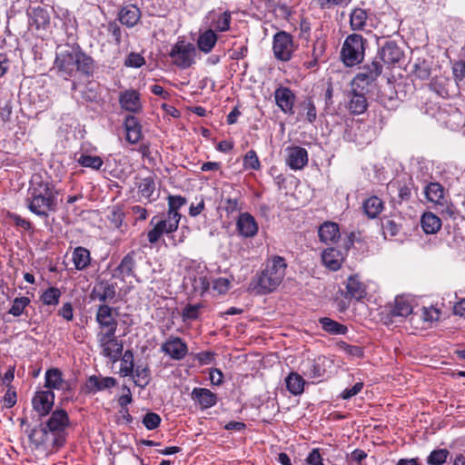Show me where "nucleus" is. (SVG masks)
Listing matches in <instances>:
<instances>
[{
  "mask_svg": "<svg viewBox=\"0 0 465 465\" xmlns=\"http://www.w3.org/2000/svg\"><path fill=\"white\" fill-rule=\"evenodd\" d=\"M68 426L67 412L58 409L52 412L45 423L33 429L28 438L35 449L52 451L65 443Z\"/></svg>",
  "mask_w": 465,
  "mask_h": 465,
  "instance_id": "1",
  "label": "nucleus"
},
{
  "mask_svg": "<svg viewBox=\"0 0 465 465\" xmlns=\"http://www.w3.org/2000/svg\"><path fill=\"white\" fill-rule=\"evenodd\" d=\"M57 194L58 192L49 177L35 173L30 181L26 206L35 215L47 217L49 213L56 209Z\"/></svg>",
  "mask_w": 465,
  "mask_h": 465,
  "instance_id": "2",
  "label": "nucleus"
},
{
  "mask_svg": "<svg viewBox=\"0 0 465 465\" xmlns=\"http://www.w3.org/2000/svg\"><path fill=\"white\" fill-rule=\"evenodd\" d=\"M54 68L64 79L72 76L74 72L89 75L93 73L94 61L82 51L70 47L56 54Z\"/></svg>",
  "mask_w": 465,
  "mask_h": 465,
  "instance_id": "3",
  "label": "nucleus"
},
{
  "mask_svg": "<svg viewBox=\"0 0 465 465\" xmlns=\"http://www.w3.org/2000/svg\"><path fill=\"white\" fill-rule=\"evenodd\" d=\"M287 268L284 258L273 256L266 263V267L250 284L257 294L272 292L282 283Z\"/></svg>",
  "mask_w": 465,
  "mask_h": 465,
  "instance_id": "4",
  "label": "nucleus"
},
{
  "mask_svg": "<svg viewBox=\"0 0 465 465\" xmlns=\"http://www.w3.org/2000/svg\"><path fill=\"white\" fill-rule=\"evenodd\" d=\"M341 55L347 66L360 64L364 56V39L361 35L352 34L346 37Z\"/></svg>",
  "mask_w": 465,
  "mask_h": 465,
  "instance_id": "5",
  "label": "nucleus"
},
{
  "mask_svg": "<svg viewBox=\"0 0 465 465\" xmlns=\"http://www.w3.org/2000/svg\"><path fill=\"white\" fill-rule=\"evenodd\" d=\"M181 217V214L173 213H167L166 215L160 220H157L156 216L153 217L151 224H153V227L147 233L149 242L155 243L160 240L162 235L175 232L178 228Z\"/></svg>",
  "mask_w": 465,
  "mask_h": 465,
  "instance_id": "6",
  "label": "nucleus"
},
{
  "mask_svg": "<svg viewBox=\"0 0 465 465\" xmlns=\"http://www.w3.org/2000/svg\"><path fill=\"white\" fill-rule=\"evenodd\" d=\"M96 339L103 356L109 358L113 362L119 361L124 345L123 341L117 339L116 333H97Z\"/></svg>",
  "mask_w": 465,
  "mask_h": 465,
  "instance_id": "7",
  "label": "nucleus"
},
{
  "mask_svg": "<svg viewBox=\"0 0 465 465\" xmlns=\"http://www.w3.org/2000/svg\"><path fill=\"white\" fill-rule=\"evenodd\" d=\"M115 309L106 304H101L97 308L95 321L99 327L97 333H116L118 322Z\"/></svg>",
  "mask_w": 465,
  "mask_h": 465,
  "instance_id": "8",
  "label": "nucleus"
},
{
  "mask_svg": "<svg viewBox=\"0 0 465 465\" xmlns=\"http://www.w3.org/2000/svg\"><path fill=\"white\" fill-rule=\"evenodd\" d=\"M195 47L184 41L177 42L170 52L173 63L182 68H188L194 63Z\"/></svg>",
  "mask_w": 465,
  "mask_h": 465,
  "instance_id": "9",
  "label": "nucleus"
},
{
  "mask_svg": "<svg viewBox=\"0 0 465 465\" xmlns=\"http://www.w3.org/2000/svg\"><path fill=\"white\" fill-rule=\"evenodd\" d=\"M272 49L277 59L289 61L294 51L292 36L284 31L275 34Z\"/></svg>",
  "mask_w": 465,
  "mask_h": 465,
  "instance_id": "10",
  "label": "nucleus"
},
{
  "mask_svg": "<svg viewBox=\"0 0 465 465\" xmlns=\"http://www.w3.org/2000/svg\"><path fill=\"white\" fill-rule=\"evenodd\" d=\"M382 72V65L374 60L370 64L363 66L354 77V84L361 89L374 83Z\"/></svg>",
  "mask_w": 465,
  "mask_h": 465,
  "instance_id": "11",
  "label": "nucleus"
},
{
  "mask_svg": "<svg viewBox=\"0 0 465 465\" xmlns=\"http://www.w3.org/2000/svg\"><path fill=\"white\" fill-rule=\"evenodd\" d=\"M54 403V393L51 390L38 391L32 399V406L40 416L47 415Z\"/></svg>",
  "mask_w": 465,
  "mask_h": 465,
  "instance_id": "12",
  "label": "nucleus"
},
{
  "mask_svg": "<svg viewBox=\"0 0 465 465\" xmlns=\"http://www.w3.org/2000/svg\"><path fill=\"white\" fill-rule=\"evenodd\" d=\"M162 351L169 355L173 360L180 361L183 359L188 351L185 342L179 337H169L166 341L162 344Z\"/></svg>",
  "mask_w": 465,
  "mask_h": 465,
  "instance_id": "13",
  "label": "nucleus"
},
{
  "mask_svg": "<svg viewBox=\"0 0 465 465\" xmlns=\"http://www.w3.org/2000/svg\"><path fill=\"white\" fill-rule=\"evenodd\" d=\"M325 361L324 357L307 359L301 363L300 370L309 379H319L325 373Z\"/></svg>",
  "mask_w": 465,
  "mask_h": 465,
  "instance_id": "14",
  "label": "nucleus"
},
{
  "mask_svg": "<svg viewBox=\"0 0 465 465\" xmlns=\"http://www.w3.org/2000/svg\"><path fill=\"white\" fill-rule=\"evenodd\" d=\"M236 229L241 236L252 238L258 232V224L252 215L249 213H242L237 219Z\"/></svg>",
  "mask_w": 465,
  "mask_h": 465,
  "instance_id": "15",
  "label": "nucleus"
},
{
  "mask_svg": "<svg viewBox=\"0 0 465 465\" xmlns=\"http://www.w3.org/2000/svg\"><path fill=\"white\" fill-rule=\"evenodd\" d=\"M276 104L284 114H293L292 108L295 102L293 92L285 86H279L274 92Z\"/></svg>",
  "mask_w": 465,
  "mask_h": 465,
  "instance_id": "16",
  "label": "nucleus"
},
{
  "mask_svg": "<svg viewBox=\"0 0 465 465\" xmlns=\"http://www.w3.org/2000/svg\"><path fill=\"white\" fill-rule=\"evenodd\" d=\"M286 163L292 170H301L308 163V153L304 148L295 146L286 149Z\"/></svg>",
  "mask_w": 465,
  "mask_h": 465,
  "instance_id": "17",
  "label": "nucleus"
},
{
  "mask_svg": "<svg viewBox=\"0 0 465 465\" xmlns=\"http://www.w3.org/2000/svg\"><path fill=\"white\" fill-rule=\"evenodd\" d=\"M380 58L388 64L398 63L403 56V52L393 41H388L379 51Z\"/></svg>",
  "mask_w": 465,
  "mask_h": 465,
  "instance_id": "18",
  "label": "nucleus"
},
{
  "mask_svg": "<svg viewBox=\"0 0 465 465\" xmlns=\"http://www.w3.org/2000/svg\"><path fill=\"white\" fill-rule=\"evenodd\" d=\"M193 401L200 405L202 409H208L217 402L216 395L205 388H194L191 393Z\"/></svg>",
  "mask_w": 465,
  "mask_h": 465,
  "instance_id": "19",
  "label": "nucleus"
},
{
  "mask_svg": "<svg viewBox=\"0 0 465 465\" xmlns=\"http://www.w3.org/2000/svg\"><path fill=\"white\" fill-rule=\"evenodd\" d=\"M322 260L323 264L330 270L337 271L344 260L343 254L335 248H327L322 252Z\"/></svg>",
  "mask_w": 465,
  "mask_h": 465,
  "instance_id": "20",
  "label": "nucleus"
},
{
  "mask_svg": "<svg viewBox=\"0 0 465 465\" xmlns=\"http://www.w3.org/2000/svg\"><path fill=\"white\" fill-rule=\"evenodd\" d=\"M125 139L130 143H136L142 138V126L138 118H125L124 120Z\"/></svg>",
  "mask_w": 465,
  "mask_h": 465,
  "instance_id": "21",
  "label": "nucleus"
},
{
  "mask_svg": "<svg viewBox=\"0 0 465 465\" xmlns=\"http://www.w3.org/2000/svg\"><path fill=\"white\" fill-rule=\"evenodd\" d=\"M141 18L140 9L134 5L124 6L119 13V21L128 26H134Z\"/></svg>",
  "mask_w": 465,
  "mask_h": 465,
  "instance_id": "22",
  "label": "nucleus"
},
{
  "mask_svg": "<svg viewBox=\"0 0 465 465\" xmlns=\"http://www.w3.org/2000/svg\"><path fill=\"white\" fill-rule=\"evenodd\" d=\"M120 104L125 111L138 113L141 108L139 94L134 90L125 91L120 96Z\"/></svg>",
  "mask_w": 465,
  "mask_h": 465,
  "instance_id": "23",
  "label": "nucleus"
},
{
  "mask_svg": "<svg viewBox=\"0 0 465 465\" xmlns=\"http://www.w3.org/2000/svg\"><path fill=\"white\" fill-rule=\"evenodd\" d=\"M319 237L322 242H335L340 238V230L337 223L325 222L319 228Z\"/></svg>",
  "mask_w": 465,
  "mask_h": 465,
  "instance_id": "24",
  "label": "nucleus"
},
{
  "mask_svg": "<svg viewBox=\"0 0 465 465\" xmlns=\"http://www.w3.org/2000/svg\"><path fill=\"white\" fill-rule=\"evenodd\" d=\"M420 226L425 233L434 234L441 228V220L436 214L427 212L420 218Z\"/></svg>",
  "mask_w": 465,
  "mask_h": 465,
  "instance_id": "25",
  "label": "nucleus"
},
{
  "mask_svg": "<svg viewBox=\"0 0 465 465\" xmlns=\"http://www.w3.org/2000/svg\"><path fill=\"white\" fill-rule=\"evenodd\" d=\"M347 294L353 299L361 300L367 294L365 285L357 276H350L346 284Z\"/></svg>",
  "mask_w": 465,
  "mask_h": 465,
  "instance_id": "26",
  "label": "nucleus"
},
{
  "mask_svg": "<svg viewBox=\"0 0 465 465\" xmlns=\"http://www.w3.org/2000/svg\"><path fill=\"white\" fill-rule=\"evenodd\" d=\"M286 388L292 395H300L304 391V379L297 372H291L285 378Z\"/></svg>",
  "mask_w": 465,
  "mask_h": 465,
  "instance_id": "27",
  "label": "nucleus"
},
{
  "mask_svg": "<svg viewBox=\"0 0 465 465\" xmlns=\"http://www.w3.org/2000/svg\"><path fill=\"white\" fill-rule=\"evenodd\" d=\"M383 202L377 196H371L364 201L362 208L365 214L371 218H376L383 210Z\"/></svg>",
  "mask_w": 465,
  "mask_h": 465,
  "instance_id": "28",
  "label": "nucleus"
},
{
  "mask_svg": "<svg viewBox=\"0 0 465 465\" xmlns=\"http://www.w3.org/2000/svg\"><path fill=\"white\" fill-rule=\"evenodd\" d=\"M217 42V35L212 29H208L200 35L197 45L198 48L207 54L212 51Z\"/></svg>",
  "mask_w": 465,
  "mask_h": 465,
  "instance_id": "29",
  "label": "nucleus"
},
{
  "mask_svg": "<svg viewBox=\"0 0 465 465\" xmlns=\"http://www.w3.org/2000/svg\"><path fill=\"white\" fill-rule=\"evenodd\" d=\"M72 260L75 269L84 270L90 264V252L84 247H77L73 252Z\"/></svg>",
  "mask_w": 465,
  "mask_h": 465,
  "instance_id": "30",
  "label": "nucleus"
},
{
  "mask_svg": "<svg viewBox=\"0 0 465 465\" xmlns=\"http://www.w3.org/2000/svg\"><path fill=\"white\" fill-rule=\"evenodd\" d=\"M425 195L428 201L442 204L444 199V188L439 183H430L425 187Z\"/></svg>",
  "mask_w": 465,
  "mask_h": 465,
  "instance_id": "31",
  "label": "nucleus"
},
{
  "mask_svg": "<svg viewBox=\"0 0 465 465\" xmlns=\"http://www.w3.org/2000/svg\"><path fill=\"white\" fill-rule=\"evenodd\" d=\"M412 312L411 302L404 297H397L391 307V313L392 316L406 317Z\"/></svg>",
  "mask_w": 465,
  "mask_h": 465,
  "instance_id": "32",
  "label": "nucleus"
},
{
  "mask_svg": "<svg viewBox=\"0 0 465 465\" xmlns=\"http://www.w3.org/2000/svg\"><path fill=\"white\" fill-rule=\"evenodd\" d=\"M134 381L137 386L144 388L149 384L151 372L147 364L137 365L135 369H134Z\"/></svg>",
  "mask_w": 465,
  "mask_h": 465,
  "instance_id": "33",
  "label": "nucleus"
},
{
  "mask_svg": "<svg viewBox=\"0 0 465 465\" xmlns=\"http://www.w3.org/2000/svg\"><path fill=\"white\" fill-rule=\"evenodd\" d=\"M134 353L132 351L127 350L121 357L119 374L122 377L131 376L134 374Z\"/></svg>",
  "mask_w": 465,
  "mask_h": 465,
  "instance_id": "34",
  "label": "nucleus"
},
{
  "mask_svg": "<svg viewBox=\"0 0 465 465\" xmlns=\"http://www.w3.org/2000/svg\"><path fill=\"white\" fill-rule=\"evenodd\" d=\"M64 381L62 379V373L57 369L48 370L45 372V386L53 390L63 389Z\"/></svg>",
  "mask_w": 465,
  "mask_h": 465,
  "instance_id": "35",
  "label": "nucleus"
},
{
  "mask_svg": "<svg viewBox=\"0 0 465 465\" xmlns=\"http://www.w3.org/2000/svg\"><path fill=\"white\" fill-rule=\"evenodd\" d=\"M367 20V13L361 8H354L350 15V25L353 31L363 29Z\"/></svg>",
  "mask_w": 465,
  "mask_h": 465,
  "instance_id": "36",
  "label": "nucleus"
},
{
  "mask_svg": "<svg viewBox=\"0 0 465 465\" xmlns=\"http://www.w3.org/2000/svg\"><path fill=\"white\" fill-rule=\"evenodd\" d=\"M322 329L331 334H345L348 328L330 318L324 317L320 319Z\"/></svg>",
  "mask_w": 465,
  "mask_h": 465,
  "instance_id": "37",
  "label": "nucleus"
},
{
  "mask_svg": "<svg viewBox=\"0 0 465 465\" xmlns=\"http://www.w3.org/2000/svg\"><path fill=\"white\" fill-rule=\"evenodd\" d=\"M138 193L141 197L151 201V197L155 191V183L153 177L149 176L142 179L138 183Z\"/></svg>",
  "mask_w": 465,
  "mask_h": 465,
  "instance_id": "38",
  "label": "nucleus"
},
{
  "mask_svg": "<svg viewBox=\"0 0 465 465\" xmlns=\"http://www.w3.org/2000/svg\"><path fill=\"white\" fill-rule=\"evenodd\" d=\"M368 104L364 95L354 94L349 104V110L351 114H361L367 109Z\"/></svg>",
  "mask_w": 465,
  "mask_h": 465,
  "instance_id": "39",
  "label": "nucleus"
},
{
  "mask_svg": "<svg viewBox=\"0 0 465 465\" xmlns=\"http://www.w3.org/2000/svg\"><path fill=\"white\" fill-rule=\"evenodd\" d=\"M134 252H131L126 254L118 266L119 272L124 276H132L134 274L133 270L135 265Z\"/></svg>",
  "mask_w": 465,
  "mask_h": 465,
  "instance_id": "40",
  "label": "nucleus"
},
{
  "mask_svg": "<svg viewBox=\"0 0 465 465\" xmlns=\"http://www.w3.org/2000/svg\"><path fill=\"white\" fill-rule=\"evenodd\" d=\"M61 297L58 288L49 287L41 295L40 300L45 305H57Z\"/></svg>",
  "mask_w": 465,
  "mask_h": 465,
  "instance_id": "41",
  "label": "nucleus"
},
{
  "mask_svg": "<svg viewBox=\"0 0 465 465\" xmlns=\"http://www.w3.org/2000/svg\"><path fill=\"white\" fill-rule=\"evenodd\" d=\"M30 303L28 297H18L13 301V304L8 312L13 316L18 317L23 314L25 309Z\"/></svg>",
  "mask_w": 465,
  "mask_h": 465,
  "instance_id": "42",
  "label": "nucleus"
},
{
  "mask_svg": "<svg viewBox=\"0 0 465 465\" xmlns=\"http://www.w3.org/2000/svg\"><path fill=\"white\" fill-rule=\"evenodd\" d=\"M78 163L84 166L92 168L94 170H99L103 165L104 162L100 156H92V155H81L78 159Z\"/></svg>",
  "mask_w": 465,
  "mask_h": 465,
  "instance_id": "43",
  "label": "nucleus"
},
{
  "mask_svg": "<svg viewBox=\"0 0 465 465\" xmlns=\"http://www.w3.org/2000/svg\"><path fill=\"white\" fill-rule=\"evenodd\" d=\"M449 455V451L446 449H440L430 452L428 456L427 461L430 465H442Z\"/></svg>",
  "mask_w": 465,
  "mask_h": 465,
  "instance_id": "44",
  "label": "nucleus"
},
{
  "mask_svg": "<svg viewBox=\"0 0 465 465\" xmlns=\"http://www.w3.org/2000/svg\"><path fill=\"white\" fill-rule=\"evenodd\" d=\"M168 213L181 214L178 210L183 206L187 201L181 195H169L168 198Z\"/></svg>",
  "mask_w": 465,
  "mask_h": 465,
  "instance_id": "45",
  "label": "nucleus"
},
{
  "mask_svg": "<svg viewBox=\"0 0 465 465\" xmlns=\"http://www.w3.org/2000/svg\"><path fill=\"white\" fill-rule=\"evenodd\" d=\"M101 289L102 291L101 292H98L96 293V298L102 302H105L107 301H111L114 298L115 296V288L113 284H109V283H102L101 284Z\"/></svg>",
  "mask_w": 465,
  "mask_h": 465,
  "instance_id": "46",
  "label": "nucleus"
},
{
  "mask_svg": "<svg viewBox=\"0 0 465 465\" xmlns=\"http://www.w3.org/2000/svg\"><path fill=\"white\" fill-rule=\"evenodd\" d=\"M231 20V13L229 11L223 12L214 23L215 29L219 32L228 31L230 29Z\"/></svg>",
  "mask_w": 465,
  "mask_h": 465,
  "instance_id": "47",
  "label": "nucleus"
},
{
  "mask_svg": "<svg viewBox=\"0 0 465 465\" xmlns=\"http://www.w3.org/2000/svg\"><path fill=\"white\" fill-rule=\"evenodd\" d=\"M161 417L154 412H148L144 415L143 419V424L147 430H154L156 429L160 423H161Z\"/></svg>",
  "mask_w": 465,
  "mask_h": 465,
  "instance_id": "48",
  "label": "nucleus"
},
{
  "mask_svg": "<svg viewBox=\"0 0 465 465\" xmlns=\"http://www.w3.org/2000/svg\"><path fill=\"white\" fill-rule=\"evenodd\" d=\"M243 166L245 169L258 170L260 168V161L256 153L252 150L249 151L243 158Z\"/></svg>",
  "mask_w": 465,
  "mask_h": 465,
  "instance_id": "49",
  "label": "nucleus"
},
{
  "mask_svg": "<svg viewBox=\"0 0 465 465\" xmlns=\"http://www.w3.org/2000/svg\"><path fill=\"white\" fill-rule=\"evenodd\" d=\"M440 311L433 306L430 307H424L422 309V314L421 317L424 322H433L440 319Z\"/></svg>",
  "mask_w": 465,
  "mask_h": 465,
  "instance_id": "50",
  "label": "nucleus"
},
{
  "mask_svg": "<svg viewBox=\"0 0 465 465\" xmlns=\"http://www.w3.org/2000/svg\"><path fill=\"white\" fill-rule=\"evenodd\" d=\"M202 306L201 304H189L184 307L183 310V321L186 320H195L198 318L200 310Z\"/></svg>",
  "mask_w": 465,
  "mask_h": 465,
  "instance_id": "51",
  "label": "nucleus"
},
{
  "mask_svg": "<svg viewBox=\"0 0 465 465\" xmlns=\"http://www.w3.org/2000/svg\"><path fill=\"white\" fill-rule=\"evenodd\" d=\"M231 288V281L224 277H219L213 282V289L219 294H223Z\"/></svg>",
  "mask_w": 465,
  "mask_h": 465,
  "instance_id": "52",
  "label": "nucleus"
},
{
  "mask_svg": "<svg viewBox=\"0 0 465 465\" xmlns=\"http://www.w3.org/2000/svg\"><path fill=\"white\" fill-rule=\"evenodd\" d=\"M413 74L420 80H426L430 75V69L425 62L416 64L414 65Z\"/></svg>",
  "mask_w": 465,
  "mask_h": 465,
  "instance_id": "53",
  "label": "nucleus"
},
{
  "mask_svg": "<svg viewBox=\"0 0 465 465\" xmlns=\"http://www.w3.org/2000/svg\"><path fill=\"white\" fill-rule=\"evenodd\" d=\"M145 63L144 58L137 53H130L124 61V65L127 67L139 68Z\"/></svg>",
  "mask_w": 465,
  "mask_h": 465,
  "instance_id": "54",
  "label": "nucleus"
},
{
  "mask_svg": "<svg viewBox=\"0 0 465 465\" xmlns=\"http://www.w3.org/2000/svg\"><path fill=\"white\" fill-rule=\"evenodd\" d=\"M316 5L322 10L331 9L335 5H347L351 0H314Z\"/></svg>",
  "mask_w": 465,
  "mask_h": 465,
  "instance_id": "55",
  "label": "nucleus"
},
{
  "mask_svg": "<svg viewBox=\"0 0 465 465\" xmlns=\"http://www.w3.org/2000/svg\"><path fill=\"white\" fill-rule=\"evenodd\" d=\"M109 221L114 228L119 229L123 223L124 213L121 209L114 207L109 215Z\"/></svg>",
  "mask_w": 465,
  "mask_h": 465,
  "instance_id": "56",
  "label": "nucleus"
},
{
  "mask_svg": "<svg viewBox=\"0 0 465 465\" xmlns=\"http://www.w3.org/2000/svg\"><path fill=\"white\" fill-rule=\"evenodd\" d=\"M195 202L196 203L193 202L189 208V215L192 217H196L197 215H199L204 210L205 207L204 199L203 198V196L196 197Z\"/></svg>",
  "mask_w": 465,
  "mask_h": 465,
  "instance_id": "57",
  "label": "nucleus"
},
{
  "mask_svg": "<svg viewBox=\"0 0 465 465\" xmlns=\"http://www.w3.org/2000/svg\"><path fill=\"white\" fill-rule=\"evenodd\" d=\"M193 286L195 292L203 293L209 289L210 283L206 276L195 277L193 281Z\"/></svg>",
  "mask_w": 465,
  "mask_h": 465,
  "instance_id": "58",
  "label": "nucleus"
},
{
  "mask_svg": "<svg viewBox=\"0 0 465 465\" xmlns=\"http://www.w3.org/2000/svg\"><path fill=\"white\" fill-rule=\"evenodd\" d=\"M301 114H305L306 116H316V109L311 98L305 99L300 104Z\"/></svg>",
  "mask_w": 465,
  "mask_h": 465,
  "instance_id": "59",
  "label": "nucleus"
},
{
  "mask_svg": "<svg viewBox=\"0 0 465 465\" xmlns=\"http://www.w3.org/2000/svg\"><path fill=\"white\" fill-rule=\"evenodd\" d=\"M465 118H448L445 122L446 127L453 132H461Z\"/></svg>",
  "mask_w": 465,
  "mask_h": 465,
  "instance_id": "60",
  "label": "nucleus"
},
{
  "mask_svg": "<svg viewBox=\"0 0 465 465\" xmlns=\"http://www.w3.org/2000/svg\"><path fill=\"white\" fill-rule=\"evenodd\" d=\"M363 388L362 382H357L355 383L351 388L345 389L341 392V398L343 400H349L351 397L357 395Z\"/></svg>",
  "mask_w": 465,
  "mask_h": 465,
  "instance_id": "61",
  "label": "nucleus"
},
{
  "mask_svg": "<svg viewBox=\"0 0 465 465\" xmlns=\"http://www.w3.org/2000/svg\"><path fill=\"white\" fill-rule=\"evenodd\" d=\"M308 465H323V460L319 449H313L306 459Z\"/></svg>",
  "mask_w": 465,
  "mask_h": 465,
  "instance_id": "62",
  "label": "nucleus"
},
{
  "mask_svg": "<svg viewBox=\"0 0 465 465\" xmlns=\"http://www.w3.org/2000/svg\"><path fill=\"white\" fill-rule=\"evenodd\" d=\"M85 390L89 393H95L100 391L99 378L93 375L88 378L85 383Z\"/></svg>",
  "mask_w": 465,
  "mask_h": 465,
  "instance_id": "63",
  "label": "nucleus"
},
{
  "mask_svg": "<svg viewBox=\"0 0 465 465\" xmlns=\"http://www.w3.org/2000/svg\"><path fill=\"white\" fill-rule=\"evenodd\" d=\"M108 32L114 37V42L119 45L121 43L122 32L120 26L115 22L108 24Z\"/></svg>",
  "mask_w": 465,
  "mask_h": 465,
  "instance_id": "64",
  "label": "nucleus"
}]
</instances>
